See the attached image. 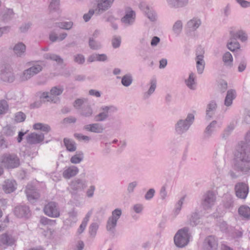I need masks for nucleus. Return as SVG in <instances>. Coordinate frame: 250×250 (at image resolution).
I'll list each match as a JSON object with an SVG mask.
<instances>
[{
	"label": "nucleus",
	"mask_w": 250,
	"mask_h": 250,
	"mask_svg": "<svg viewBox=\"0 0 250 250\" xmlns=\"http://www.w3.org/2000/svg\"><path fill=\"white\" fill-rule=\"evenodd\" d=\"M217 107V104L215 102H211L207 106L206 110V118L209 120L214 114Z\"/></svg>",
	"instance_id": "7c9ffc66"
},
{
	"label": "nucleus",
	"mask_w": 250,
	"mask_h": 250,
	"mask_svg": "<svg viewBox=\"0 0 250 250\" xmlns=\"http://www.w3.org/2000/svg\"><path fill=\"white\" fill-rule=\"evenodd\" d=\"M115 0H98L97 7L95 10L97 14H101L109 9Z\"/></svg>",
	"instance_id": "ddd939ff"
},
{
	"label": "nucleus",
	"mask_w": 250,
	"mask_h": 250,
	"mask_svg": "<svg viewBox=\"0 0 250 250\" xmlns=\"http://www.w3.org/2000/svg\"><path fill=\"white\" fill-rule=\"evenodd\" d=\"M25 193L28 200L31 203H34L40 197V194L38 191L31 185H27Z\"/></svg>",
	"instance_id": "dca6fc26"
},
{
	"label": "nucleus",
	"mask_w": 250,
	"mask_h": 250,
	"mask_svg": "<svg viewBox=\"0 0 250 250\" xmlns=\"http://www.w3.org/2000/svg\"><path fill=\"white\" fill-rule=\"evenodd\" d=\"M150 87L148 91L144 94V98L148 99L150 96L155 91L156 88L157 80L156 78H152L149 82Z\"/></svg>",
	"instance_id": "c85d7f7f"
},
{
	"label": "nucleus",
	"mask_w": 250,
	"mask_h": 250,
	"mask_svg": "<svg viewBox=\"0 0 250 250\" xmlns=\"http://www.w3.org/2000/svg\"><path fill=\"white\" fill-rule=\"evenodd\" d=\"M25 115L21 112H19L15 114V120L17 122H21L24 121L25 119Z\"/></svg>",
	"instance_id": "680f3d73"
},
{
	"label": "nucleus",
	"mask_w": 250,
	"mask_h": 250,
	"mask_svg": "<svg viewBox=\"0 0 250 250\" xmlns=\"http://www.w3.org/2000/svg\"><path fill=\"white\" fill-rule=\"evenodd\" d=\"M137 184L138 183L136 181L130 183L127 186V190L128 192L129 193H132L134 191L135 188L137 186Z\"/></svg>",
	"instance_id": "338daca9"
},
{
	"label": "nucleus",
	"mask_w": 250,
	"mask_h": 250,
	"mask_svg": "<svg viewBox=\"0 0 250 250\" xmlns=\"http://www.w3.org/2000/svg\"><path fill=\"white\" fill-rule=\"evenodd\" d=\"M184 198H181L177 203L175 206V208L174 211V213L175 216L177 215L180 212L182 205L183 204Z\"/></svg>",
	"instance_id": "864d4df0"
},
{
	"label": "nucleus",
	"mask_w": 250,
	"mask_h": 250,
	"mask_svg": "<svg viewBox=\"0 0 250 250\" xmlns=\"http://www.w3.org/2000/svg\"><path fill=\"white\" fill-rule=\"evenodd\" d=\"M15 181L12 180H6L3 185V189L5 193H9L15 189Z\"/></svg>",
	"instance_id": "c756f323"
},
{
	"label": "nucleus",
	"mask_w": 250,
	"mask_h": 250,
	"mask_svg": "<svg viewBox=\"0 0 250 250\" xmlns=\"http://www.w3.org/2000/svg\"><path fill=\"white\" fill-rule=\"evenodd\" d=\"M145 12L147 18L152 21H154L157 19L156 13L152 9H150L147 6L145 10Z\"/></svg>",
	"instance_id": "c03bdc74"
},
{
	"label": "nucleus",
	"mask_w": 250,
	"mask_h": 250,
	"mask_svg": "<svg viewBox=\"0 0 250 250\" xmlns=\"http://www.w3.org/2000/svg\"><path fill=\"white\" fill-rule=\"evenodd\" d=\"M220 127L217 121H213L206 128L205 134L207 137H209L212 133L215 130L217 127Z\"/></svg>",
	"instance_id": "72a5a7b5"
},
{
	"label": "nucleus",
	"mask_w": 250,
	"mask_h": 250,
	"mask_svg": "<svg viewBox=\"0 0 250 250\" xmlns=\"http://www.w3.org/2000/svg\"><path fill=\"white\" fill-rule=\"evenodd\" d=\"M89 46L93 50H98L102 47L100 42L94 40L91 38H89Z\"/></svg>",
	"instance_id": "8fccbe9b"
},
{
	"label": "nucleus",
	"mask_w": 250,
	"mask_h": 250,
	"mask_svg": "<svg viewBox=\"0 0 250 250\" xmlns=\"http://www.w3.org/2000/svg\"><path fill=\"white\" fill-rule=\"evenodd\" d=\"M14 212L18 217H26L29 213V209L27 206H19L15 208Z\"/></svg>",
	"instance_id": "5701e85b"
},
{
	"label": "nucleus",
	"mask_w": 250,
	"mask_h": 250,
	"mask_svg": "<svg viewBox=\"0 0 250 250\" xmlns=\"http://www.w3.org/2000/svg\"><path fill=\"white\" fill-rule=\"evenodd\" d=\"M75 62L79 64H83L85 62V58L82 54H77L74 56Z\"/></svg>",
	"instance_id": "052dcab7"
},
{
	"label": "nucleus",
	"mask_w": 250,
	"mask_h": 250,
	"mask_svg": "<svg viewBox=\"0 0 250 250\" xmlns=\"http://www.w3.org/2000/svg\"><path fill=\"white\" fill-rule=\"evenodd\" d=\"M201 24V20L198 18H194L188 21L186 26L189 30L193 31L196 30Z\"/></svg>",
	"instance_id": "bb28decb"
},
{
	"label": "nucleus",
	"mask_w": 250,
	"mask_h": 250,
	"mask_svg": "<svg viewBox=\"0 0 250 250\" xmlns=\"http://www.w3.org/2000/svg\"><path fill=\"white\" fill-rule=\"evenodd\" d=\"M167 5L171 8L178 9L187 6L189 0H166Z\"/></svg>",
	"instance_id": "f3484780"
},
{
	"label": "nucleus",
	"mask_w": 250,
	"mask_h": 250,
	"mask_svg": "<svg viewBox=\"0 0 250 250\" xmlns=\"http://www.w3.org/2000/svg\"><path fill=\"white\" fill-rule=\"evenodd\" d=\"M223 61L226 66L231 67L232 65L233 58L229 52H227L224 54Z\"/></svg>",
	"instance_id": "ea45409f"
},
{
	"label": "nucleus",
	"mask_w": 250,
	"mask_h": 250,
	"mask_svg": "<svg viewBox=\"0 0 250 250\" xmlns=\"http://www.w3.org/2000/svg\"><path fill=\"white\" fill-rule=\"evenodd\" d=\"M1 163L7 168H15L20 165L18 157L14 154H5L1 157Z\"/></svg>",
	"instance_id": "423d86ee"
},
{
	"label": "nucleus",
	"mask_w": 250,
	"mask_h": 250,
	"mask_svg": "<svg viewBox=\"0 0 250 250\" xmlns=\"http://www.w3.org/2000/svg\"><path fill=\"white\" fill-rule=\"evenodd\" d=\"M40 97L41 99H46L48 102H51L54 103H57L59 100V98H52L49 93L47 92L41 93Z\"/></svg>",
	"instance_id": "79ce46f5"
},
{
	"label": "nucleus",
	"mask_w": 250,
	"mask_h": 250,
	"mask_svg": "<svg viewBox=\"0 0 250 250\" xmlns=\"http://www.w3.org/2000/svg\"><path fill=\"white\" fill-rule=\"evenodd\" d=\"M236 97V91L233 89H230L228 91L227 95L224 101L225 106L229 107L231 105L233 100Z\"/></svg>",
	"instance_id": "cd10ccee"
},
{
	"label": "nucleus",
	"mask_w": 250,
	"mask_h": 250,
	"mask_svg": "<svg viewBox=\"0 0 250 250\" xmlns=\"http://www.w3.org/2000/svg\"><path fill=\"white\" fill-rule=\"evenodd\" d=\"M237 37L242 42L247 40V34L243 31H239L236 33Z\"/></svg>",
	"instance_id": "e2e57ef3"
},
{
	"label": "nucleus",
	"mask_w": 250,
	"mask_h": 250,
	"mask_svg": "<svg viewBox=\"0 0 250 250\" xmlns=\"http://www.w3.org/2000/svg\"><path fill=\"white\" fill-rule=\"evenodd\" d=\"M0 79L4 82L12 83L15 80V76L10 68L2 67L0 69Z\"/></svg>",
	"instance_id": "4468645a"
},
{
	"label": "nucleus",
	"mask_w": 250,
	"mask_h": 250,
	"mask_svg": "<svg viewBox=\"0 0 250 250\" xmlns=\"http://www.w3.org/2000/svg\"><path fill=\"white\" fill-rule=\"evenodd\" d=\"M144 207L141 204H136L133 207V209L137 213H141L143 210Z\"/></svg>",
	"instance_id": "774afa93"
},
{
	"label": "nucleus",
	"mask_w": 250,
	"mask_h": 250,
	"mask_svg": "<svg viewBox=\"0 0 250 250\" xmlns=\"http://www.w3.org/2000/svg\"><path fill=\"white\" fill-rule=\"evenodd\" d=\"M215 201V194L211 191H208L203 196L202 206L205 209H209L214 206Z\"/></svg>",
	"instance_id": "9b49d317"
},
{
	"label": "nucleus",
	"mask_w": 250,
	"mask_h": 250,
	"mask_svg": "<svg viewBox=\"0 0 250 250\" xmlns=\"http://www.w3.org/2000/svg\"><path fill=\"white\" fill-rule=\"evenodd\" d=\"M2 132L4 135L10 137L14 135L15 130L13 127L7 125L3 128Z\"/></svg>",
	"instance_id": "de8ad7c7"
},
{
	"label": "nucleus",
	"mask_w": 250,
	"mask_h": 250,
	"mask_svg": "<svg viewBox=\"0 0 250 250\" xmlns=\"http://www.w3.org/2000/svg\"><path fill=\"white\" fill-rule=\"evenodd\" d=\"M78 213L75 208H73L68 212V218L66 221H68L70 222V225L75 223L77 221Z\"/></svg>",
	"instance_id": "e433bc0d"
},
{
	"label": "nucleus",
	"mask_w": 250,
	"mask_h": 250,
	"mask_svg": "<svg viewBox=\"0 0 250 250\" xmlns=\"http://www.w3.org/2000/svg\"><path fill=\"white\" fill-rule=\"evenodd\" d=\"M155 192V190L153 188L149 189L145 194V199L147 200H150L154 196Z\"/></svg>",
	"instance_id": "69168bd1"
},
{
	"label": "nucleus",
	"mask_w": 250,
	"mask_h": 250,
	"mask_svg": "<svg viewBox=\"0 0 250 250\" xmlns=\"http://www.w3.org/2000/svg\"><path fill=\"white\" fill-rule=\"evenodd\" d=\"M101 112L95 117V120L97 122H102L106 120L109 114L114 113L118 111V108L113 105L103 106L101 107Z\"/></svg>",
	"instance_id": "0eeeda50"
},
{
	"label": "nucleus",
	"mask_w": 250,
	"mask_h": 250,
	"mask_svg": "<svg viewBox=\"0 0 250 250\" xmlns=\"http://www.w3.org/2000/svg\"><path fill=\"white\" fill-rule=\"evenodd\" d=\"M234 191L237 198L245 200L249 192V187L248 184L239 182L235 185Z\"/></svg>",
	"instance_id": "1a4fd4ad"
},
{
	"label": "nucleus",
	"mask_w": 250,
	"mask_h": 250,
	"mask_svg": "<svg viewBox=\"0 0 250 250\" xmlns=\"http://www.w3.org/2000/svg\"><path fill=\"white\" fill-rule=\"evenodd\" d=\"M79 171V169L76 166H71L65 167L63 173V177L66 179H69L75 176Z\"/></svg>",
	"instance_id": "a211bd4d"
},
{
	"label": "nucleus",
	"mask_w": 250,
	"mask_h": 250,
	"mask_svg": "<svg viewBox=\"0 0 250 250\" xmlns=\"http://www.w3.org/2000/svg\"><path fill=\"white\" fill-rule=\"evenodd\" d=\"M15 241V238L11 235L5 233L0 235V246L12 245Z\"/></svg>",
	"instance_id": "4be33fe9"
},
{
	"label": "nucleus",
	"mask_w": 250,
	"mask_h": 250,
	"mask_svg": "<svg viewBox=\"0 0 250 250\" xmlns=\"http://www.w3.org/2000/svg\"><path fill=\"white\" fill-rule=\"evenodd\" d=\"M44 213L49 217L57 218L60 216V210L57 204L51 202L46 204L43 208Z\"/></svg>",
	"instance_id": "9d476101"
},
{
	"label": "nucleus",
	"mask_w": 250,
	"mask_h": 250,
	"mask_svg": "<svg viewBox=\"0 0 250 250\" xmlns=\"http://www.w3.org/2000/svg\"><path fill=\"white\" fill-rule=\"evenodd\" d=\"M70 186L74 192H76L80 189H84L86 187V185L83 180L76 179L71 182Z\"/></svg>",
	"instance_id": "a878e982"
},
{
	"label": "nucleus",
	"mask_w": 250,
	"mask_h": 250,
	"mask_svg": "<svg viewBox=\"0 0 250 250\" xmlns=\"http://www.w3.org/2000/svg\"><path fill=\"white\" fill-rule=\"evenodd\" d=\"M95 187L93 185L90 186L86 191V195L88 198H92L94 196L95 190Z\"/></svg>",
	"instance_id": "0e129e2a"
},
{
	"label": "nucleus",
	"mask_w": 250,
	"mask_h": 250,
	"mask_svg": "<svg viewBox=\"0 0 250 250\" xmlns=\"http://www.w3.org/2000/svg\"><path fill=\"white\" fill-rule=\"evenodd\" d=\"M204 51L203 49L200 47L196 51L195 58L196 68L199 74H202L204 70L205 62L204 58Z\"/></svg>",
	"instance_id": "f8f14e48"
},
{
	"label": "nucleus",
	"mask_w": 250,
	"mask_h": 250,
	"mask_svg": "<svg viewBox=\"0 0 250 250\" xmlns=\"http://www.w3.org/2000/svg\"><path fill=\"white\" fill-rule=\"evenodd\" d=\"M196 77L194 73L190 72L188 77L185 80V82L187 86L190 90H194L197 87Z\"/></svg>",
	"instance_id": "412c9836"
},
{
	"label": "nucleus",
	"mask_w": 250,
	"mask_h": 250,
	"mask_svg": "<svg viewBox=\"0 0 250 250\" xmlns=\"http://www.w3.org/2000/svg\"><path fill=\"white\" fill-rule=\"evenodd\" d=\"M83 159V153L82 151L77 152L76 154L70 158L71 163L77 164L80 163Z\"/></svg>",
	"instance_id": "58836bf2"
},
{
	"label": "nucleus",
	"mask_w": 250,
	"mask_h": 250,
	"mask_svg": "<svg viewBox=\"0 0 250 250\" xmlns=\"http://www.w3.org/2000/svg\"><path fill=\"white\" fill-rule=\"evenodd\" d=\"M63 143L67 150L68 151L74 152L76 150V144L73 140L68 138H64L63 139Z\"/></svg>",
	"instance_id": "f704fd0d"
},
{
	"label": "nucleus",
	"mask_w": 250,
	"mask_h": 250,
	"mask_svg": "<svg viewBox=\"0 0 250 250\" xmlns=\"http://www.w3.org/2000/svg\"><path fill=\"white\" fill-rule=\"evenodd\" d=\"M183 29V22L181 20L176 21L173 24L172 28L173 34L176 37L178 36Z\"/></svg>",
	"instance_id": "473e14b6"
},
{
	"label": "nucleus",
	"mask_w": 250,
	"mask_h": 250,
	"mask_svg": "<svg viewBox=\"0 0 250 250\" xmlns=\"http://www.w3.org/2000/svg\"><path fill=\"white\" fill-rule=\"evenodd\" d=\"M44 58L55 61L58 64H61L63 63V60L60 56L53 54H46L44 55Z\"/></svg>",
	"instance_id": "a19ab883"
},
{
	"label": "nucleus",
	"mask_w": 250,
	"mask_h": 250,
	"mask_svg": "<svg viewBox=\"0 0 250 250\" xmlns=\"http://www.w3.org/2000/svg\"><path fill=\"white\" fill-rule=\"evenodd\" d=\"M40 222L43 225H53L55 223L56 221L55 220H51L43 216L41 217Z\"/></svg>",
	"instance_id": "13d9d810"
},
{
	"label": "nucleus",
	"mask_w": 250,
	"mask_h": 250,
	"mask_svg": "<svg viewBox=\"0 0 250 250\" xmlns=\"http://www.w3.org/2000/svg\"><path fill=\"white\" fill-rule=\"evenodd\" d=\"M191 233L187 227L178 230L174 237L175 244L179 248L186 246L189 243L191 238Z\"/></svg>",
	"instance_id": "f03ea898"
},
{
	"label": "nucleus",
	"mask_w": 250,
	"mask_h": 250,
	"mask_svg": "<svg viewBox=\"0 0 250 250\" xmlns=\"http://www.w3.org/2000/svg\"><path fill=\"white\" fill-rule=\"evenodd\" d=\"M195 118L193 114H188L186 119L179 120L174 125L175 132L178 135H182L186 132L193 123Z\"/></svg>",
	"instance_id": "7ed1b4c3"
},
{
	"label": "nucleus",
	"mask_w": 250,
	"mask_h": 250,
	"mask_svg": "<svg viewBox=\"0 0 250 250\" xmlns=\"http://www.w3.org/2000/svg\"><path fill=\"white\" fill-rule=\"evenodd\" d=\"M93 114V110L90 105L83 107L81 112V115L85 117H90Z\"/></svg>",
	"instance_id": "37998d69"
},
{
	"label": "nucleus",
	"mask_w": 250,
	"mask_h": 250,
	"mask_svg": "<svg viewBox=\"0 0 250 250\" xmlns=\"http://www.w3.org/2000/svg\"><path fill=\"white\" fill-rule=\"evenodd\" d=\"M42 68V63L39 62L33 63L32 66L23 72L20 77V80L21 82H24L30 79L34 75L40 73Z\"/></svg>",
	"instance_id": "39448f33"
},
{
	"label": "nucleus",
	"mask_w": 250,
	"mask_h": 250,
	"mask_svg": "<svg viewBox=\"0 0 250 250\" xmlns=\"http://www.w3.org/2000/svg\"><path fill=\"white\" fill-rule=\"evenodd\" d=\"M8 109V105L5 100L0 101V115L5 114Z\"/></svg>",
	"instance_id": "603ef678"
},
{
	"label": "nucleus",
	"mask_w": 250,
	"mask_h": 250,
	"mask_svg": "<svg viewBox=\"0 0 250 250\" xmlns=\"http://www.w3.org/2000/svg\"><path fill=\"white\" fill-rule=\"evenodd\" d=\"M218 248V240L217 238L213 235L206 237L201 246V250H217Z\"/></svg>",
	"instance_id": "6e6552de"
},
{
	"label": "nucleus",
	"mask_w": 250,
	"mask_h": 250,
	"mask_svg": "<svg viewBox=\"0 0 250 250\" xmlns=\"http://www.w3.org/2000/svg\"><path fill=\"white\" fill-rule=\"evenodd\" d=\"M121 38L120 37L114 36L112 40V45L113 48H118L121 44Z\"/></svg>",
	"instance_id": "4d7b16f0"
},
{
	"label": "nucleus",
	"mask_w": 250,
	"mask_h": 250,
	"mask_svg": "<svg viewBox=\"0 0 250 250\" xmlns=\"http://www.w3.org/2000/svg\"><path fill=\"white\" fill-rule=\"evenodd\" d=\"M44 136L42 133H32L27 137V142L30 144H39L44 140Z\"/></svg>",
	"instance_id": "aec40b11"
},
{
	"label": "nucleus",
	"mask_w": 250,
	"mask_h": 250,
	"mask_svg": "<svg viewBox=\"0 0 250 250\" xmlns=\"http://www.w3.org/2000/svg\"><path fill=\"white\" fill-rule=\"evenodd\" d=\"M232 167L237 172L247 174L250 170V131L244 142L237 146L234 153Z\"/></svg>",
	"instance_id": "f257e3e1"
},
{
	"label": "nucleus",
	"mask_w": 250,
	"mask_h": 250,
	"mask_svg": "<svg viewBox=\"0 0 250 250\" xmlns=\"http://www.w3.org/2000/svg\"><path fill=\"white\" fill-rule=\"evenodd\" d=\"M199 219V215L198 213L196 212H193L189 218V223L191 226H195L198 224Z\"/></svg>",
	"instance_id": "49530a36"
},
{
	"label": "nucleus",
	"mask_w": 250,
	"mask_h": 250,
	"mask_svg": "<svg viewBox=\"0 0 250 250\" xmlns=\"http://www.w3.org/2000/svg\"><path fill=\"white\" fill-rule=\"evenodd\" d=\"M121 209L117 208L112 211L111 216L108 217L106 224L107 231L114 233L117 225V222L122 215Z\"/></svg>",
	"instance_id": "20e7f679"
},
{
	"label": "nucleus",
	"mask_w": 250,
	"mask_h": 250,
	"mask_svg": "<svg viewBox=\"0 0 250 250\" xmlns=\"http://www.w3.org/2000/svg\"><path fill=\"white\" fill-rule=\"evenodd\" d=\"M132 78L130 74L125 75L122 78L121 83L125 86H129L132 83Z\"/></svg>",
	"instance_id": "a18cd8bd"
},
{
	"label": "nucleus",
	"mask_w": 250,
	"mask_h": 250,
	"mask_svg": "<svg viewBox=\"0 0 250 250\" xmlns=\"http://www.w3.org/2000/svg\"><path fill=\"white\" fill-rule=\"evenodd\" d=\"M57 26L63 29L69 30L72 28L73 22L71 21L59 22L58 23Z\"/></svg>",
	"instance_id": "5fc2aeb1"
},
{
	"label": "nucleus",
	"mask_w": 250,
	"mask_h": 250,
	"mask_svg": "<svg viewBox=\"0 0 250 250\" xmlns=\"http://www.w3.org/2000/svg\"><path fill=\"white\" fill-rule=\"evenodd\" d=\"M83 129L93 133H102L104 128L103 125L101 124L93 123L85 125L83 126Z\"/></svg>",
	"instance_id": "6ab92c4d"
},
{
	"label": "nucleus",
	"mask_w": 250,
	"mask_h": 250,
	"mask_svg": "<svg viewBox=\"0 0 250 250\" xmlns=\"http://www.w3.org/2000/svg\"><path fill=\"white\" fill-rule=\"evenodd\" d=\"M14 12L11 9H7L3 11L2 13V19L4 21H8L13 18Z\"/></svg>",
	"instance_id": "09e8293b"
},
{
	"label": "nucleus",
	"mask_w": 250,
	"mask_h": 250,
	"mask_svg": "<svg viewBox=\"0 0 250 250\" xmlns=\"http://www.w3.org/2000/svg\"><path fill=\"white\" fill-rule=\"evenodd\" d=\"M14 54L18 57L23 56L26 51V46L22 42H18L13 48Z\"/></svg>",
	"instance_id": "393cba45"
},
{
	"label": "nucleus",
	"mask_w": 250,
	"mask_h": 250,
	"mask_svg": "<svg viewBox=\"0 0 250 250\" xmlns=\"http://www.w3.org/2000/svg\"><path fill=\"white\" fill-rule=\"evenodd\" d=\"M239 214L245 219H250V208L246 205H242L238 209Z\"/></svg>",
	"instance_id": "2f4dec72"
},
{
	"label": "nucleus",
	"mask_w": 250,
	"mask_h": 250,
	"mask_svg": "<svg viewBox=\"0 0 250 250\" xmlns=\"http://www.w3.org/2000/svg\"><path fill=\"white\" fill-rule=\"evenodd\" d=\"M228 49L231 51H234L236 49H239L240 47L239 43L237 42H230L227 45Z\"/></svg>",
	"instance_id": "bf43d9fd"
},
{
	"label": "nucleus",
	"mask_w": 250,
	"mask_h": 250,
	"mask_svg": "<svg viewBox=\"0 0 250 250\" xmlns=\"http://www.w3.org/2000/svg\"><path fill=\"white\" fill-rule=\"evenodd\" d=\"M99 228V225L96 223H92L90 227L89 232L91 236L92 237H95L96 235L97 230Z\"/></svg>",
	"instance_id": "3c124183"
},
{
	"label": "nucleus",
	"mask_w": 250,
	"mask_h": 250,
	"mask_svg": "<svg viewBox=\"0 0 250 250\" xmlns=\"http://www.w3.org/2000/svg\"><path fill=\"white\" fill-rule=\"evenodd\" d=\"M135 13L130 8H126L125 15L122 18V22L125 25L132 24L135 21Z\"/></svg>",
	"instance_id": "2eb2a0df"
},
{
	"label": "nucleus",
	"mask_w": 250,
	"mask_h": 250,
	"mask_svg": "<svg viewBox=\"0 0 250 250\" xmlns=\"http://www.w3.org/2000/svg\"><path fill=\"white\" fill-rule=\"evenodd\" d=\"M107 56L105 54L94 53L90 55L87 58V62H105L107 60Z\"/></svg>",
	"instance_id": "b1692460"
},
{
	"label": "nucleus",
	"mask_w": 250,
	"mask_h": 250,
	"mask_svg": "<svg viewBox=\"0 0 250 250\" xmlns=\"http://www.w3.org/2000/svg\"><path fill=\"white\" fill-rule=\"evenodd\" d=\"M60 0H51L49 5L50 11H57L59 10Z\"/></svg>",
	"instance_id": "6e6d98bb"
},
{
	"label": "nucleus",
	"mask_w": 250,
	"mask_h": 250,
	"mask_svg": "<svg viewBox=\"0 0 250 250\" xmlns=\"http://www.w3.org/2000/svg\"><path fill=\"white\" fill-rule=\"evenodd\" d=\"M63 87L61 85H58L53 87L50 90L49 94L52 98H57V96L62 94L63 91Z\"/></svg>",
	"instance_id": "c9c22d12"
},
{
	"label": "nucleus",
	"mask_w": 250,
	"mask_h": 250,
	"mask_svg": "<svg viewBox=\"0 0 250 250\" xmlns=\"http://www.w3.org/2000/svg\"><path fill=\"white\" fill-rule=\"evenodd\" d=\"M33 128L35 130H41L45 133H48L51 130L49 125L40 123L35 124L33 125Z\"/></svg>",
	"instance_id": "4c0bfd02"
}]
</instances>
